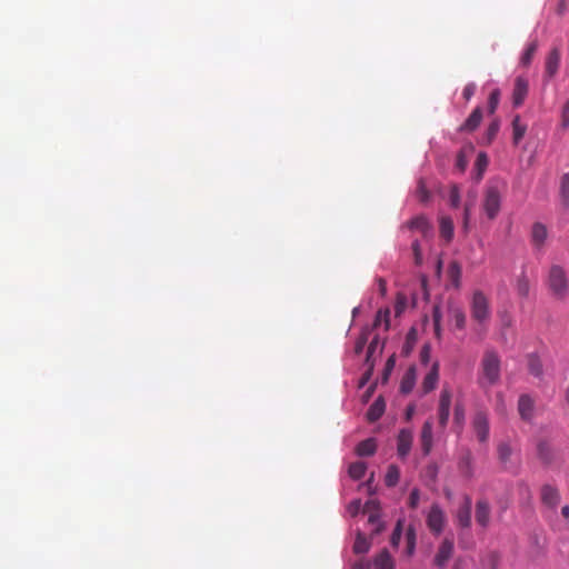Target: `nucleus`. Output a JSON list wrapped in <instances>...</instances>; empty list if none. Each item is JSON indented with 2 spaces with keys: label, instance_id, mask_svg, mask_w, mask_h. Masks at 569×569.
<instances>
[{
  "label": "nucleus",
  "instance_id": "56",
  "mask_svg": "<svg viewBox=\"0 0 569 569\" xmlns=\"http://www.w3.org/2000/svg\"><path fill=\"white\" fill-rule=\"evenodd\" d=\"M362 508L363 507L360 500H353L352 502L349 503L348 511L350 512L351 516H356Z\"/></svg>",
  "mask_w": 569,
  "mask_h": 569
},
{
  "label": "nucleus",
  "instance_id": "36",
  "mask_svg": "<svg viewBox=\"0 0 569 569\" xmlns=\"http://www.w3.org/2000/svg\"><path fill=\"white\" fill-rule=\"evenodd\" d=\"M369 549H370V542L367 540V538L363 535L358 533L356 541L353 543V551L356 553H366L369 551Z\"/></svg>",
  "mask_w": 569,
  "mask_h": 569
},
{
  "label": "nucleus",
  "instance_id": "39",
  "mask_svg": "<svg viewBox=\"0 0 569 569\" xmlns=\"http://www.w3.org/2000/svg\"><path fill=\"white\" fill-rule=\"evenodd\" d=\"M537 48H538V43L537 41H532L531 43L528 44V47L526 48L522 57H521V63L523 66H529L536 51H537Z\"/></svg>",
  "mask_w": 569,
  "mask_h": 569
},
{
  "label": "nucleus",
  "instance_id": "29",
  "mask_svg": "<svg viewBox=\"0 0 569 569\" xmlns=\"http://www.w3.org/2000/svg\"><path fill=\"white\" fill-rule=\"evenodd\" d=\"M440 236L445 238L447 241H450L453 237V222L449 217L440 218Z\"/></svg>",
  "mask_w": 569,
  "mask_h": 569
},
{
  "label": "nucleus",
  "instance_id": "13",
  "mask_svg": "<svg viewBox=\"0 0 569 569\" xmlns=\"http://www.w3.org/2000/svg\"><path fill=\"white\" fill-rule=\"evenodd\" d=\"M560 59L559 49L555 48L549 52L545 66V73L548 78H553L557 74L560 66Z\"/></svg>",
  "mask_w": 569,
  "mask_h": 569
},
{
  "label": "nucleus",
  "instance_id": "54",
  "mask_svg": "<svg viewBox=\"0 0 569 569\" xmlns=\"http://www.w3.org/2000/svg\"><path fill=\"white\" fill-rule=\"evenodd\" d=\"M379 510V502L377 500H369L365 503L362 511L365 513H371Z\"/></svg>",
  "mask_w": 569,
  "mask_h": 569
},
{
  "label": "nucleus",
  "instance_id": "41",
  "mask_svg": "<svg viewBox=\"0 0 569 569\" xmlns=\"http://www.w3.org/2000/svg\"><path fill=\"white\" fill-rule=\"evenodd\" d=\"M417 196L419 201L422 203H426L430 199V192L428 191L426 183L422 179H420L418 182Z\"/></svg>",
  "mask_w": 569,
  "mask_h": 569
},
{
  "label": "nucleus",
  "instance_id": "61",
  "mask_svg": "<svg viewBox=\"0 0 569 569\" xmlns=\"http://www.w3.org/2000/svg\"><path fill=\"white\" fill-rule=\"evenodd\" d=\"M470 463H471V458H470V455H468L466 458H463V460L461 461V466H466V468L468 469L467 473L468 476H470Z\"/></svg>",
  "mask_w": 569,
  "mask_h": 569
},
{
  "label": "nucleus",
  "instance_id": "17",
  "mask_svg": "<svg viewBox=\"0 0 569 569\" xmlns=\"http://www.w3.org/2000/svg\"><path fill=\"white\" fill-rule=\"evenodd\" d=\"M490 506L487 500H479L476 505V521L481 527H487L490 521Z\"/></svg>",
  "mask_w": 569,
  "mask_h": 569
},
{
  "label": "nucleus",
  "instance_id": "40",
  "mask_svg": "<svg viewBox=\"0 0 569 569\" xmlns=\"http://www.w3.org/2000/svg\"><path fill=\"white\" fill-rule=\"evenodd\" d=\"M476 169L478 170V176H477V179H481L482 178V173L483 171L486 170L487 166H488V157L485 152H480L478 156H477V160H476Z\"/></svg>",
  "mask_w": 569,
  "mask_h": 569
},
{
  "label": "nucleus",
  "instance_id": "21",
  "mask_svg": "<svg viewBox=\"0 0 569 569\" xmlns=\"http://www.w3.org/2000/svg\"><path fill=\"white\" fill-rule=\"evenodd\" d=\"M386 410V402L382 397H378L367 411L369 422H375L381 418Z\"/></svg>",
  "mask_w": 569,
  "mask_h": 569
},
{
  "label": "nucleus",
  "instance_id": "8",
  "mask_svg": "<svg viewBox=\"0 0 569 569\" xmlns=\"http://www.w3.org/2000/svg\"><path fill=\"white\" fill-rule=\"evenodd\" d=\"M453 553V540L446 538L441 545L439 546V549L437 551V555L435 557V565L443 568L448 560L451 558Z\"/></svg>",
  "mask_w": 569,
  "mask_h": 569
},
{
  "label": "nucleus",
  "instance_id": "9",
  "mask_svg": "<svg viewBox=\"0 0 569 569\" xmlns=\"http://www.w3.org/2000/svg\"><path fill=\"white\" fill-rule=\"evenodd\" d=\"M451 393L448 390H442L439 399V423L446 427L450 416Z\"/></svg>",
  "mask_w": 569,
  "mask_h": 569
},
{
  "label": "nucleus",
  "instance_id": "62",
  "mask_svg": "<svg viewBox=\"0 0 569 569\" xmlns=\"http://www.w3.org/2000/svg\"><path fill=\"white\" fill-rule=\"evenodd\" d=\"M497 399H498L497 410L503 411L505 405H503V396H502V393H498L497 395Z\"/></svg>",
  "mask_w": 569,
  "mask_h": 569
},
{
  "label": "nucleus",
  "instance_id": "43",
  "mask_svg": "<svg viewBox=\"0 0 569 569\" xmlns=\"http://www.w3.org/2000/svg\"><path fill=\"white\" fill-rule=\"evenodd\" d=\"M449 202L452 208H458L460 204V190L457 184H453L450 188Z\"/></svg>",
  "mask_w": 569,
  "mask_h": 569
},
{
  "label": "nucleus",
  "instance_id": "18",
  "mask_svg": "<svg viewBox=\"0 0 569 569\" xmlns=\"http://www.w3.org/2000/svg\"><path fill=\"white\" fill-rule=\"evenodd\" d=\"M482 120V110L480 107H477L467 120L460 126L459 131L472 132L475 131Z\"/></svg>",
  "mask_w": 569,
  "mask_h": 569
},
{
  "label": "nucleus",
  "instance_id": "58",
  "mask_svg": "<svg viewBox=\"0 0 569 569\" xmlns=\"http://www.w3.org/2000/svg\"><path fill=\"white\" fill-rule=\"evenodd\" d=\"M429 358H430V347L429 346H423L421 351H420L421 362L422 363H428Z\"/></svg>",
  "mask_w": 569,
  "mask_h": 569
},
{
  "label": "nucleus",
  "instance_id": "46",
  "mask_svg": "<svg viewBox=\"0 0 569 569\" xmlns=\"http://www.w3.org/2000/svg\"><path fill=\"white\" fill-rule=\"evenodd\" d=\"M467 166H468V159H467V156H466V149H461L458 152V154H457L456 168L460 172H463L466 170Z\"/></svg>",
  "mask_w": 569,
  "mask_h": 569
},
{
  "label": "nucleus",
  "instance_id": "64",
  "mask_svg": "<svg viewBox=\"0 0 569 569\" xmlns=\"http://www.w3.org/2000/svg\"><path fill=\"white\" fill-rule=\"evenodd\" d=\"M352 569H369V563L366 562H356Z\"/></svg>",
  "mask_w": 569,
  "mask_h": 569
},
{
  "label": "nucleus",
  "instance_id": "45",
  "mask_svg": "<svg viewBox=\"0 0 569 569\" xmlns=\"http://www.w3.org/2000/svg\"><path fill=\"white\" fill-rule=\"evenodd\" d=\"M560 126L563 130L569 129V99L565 102L560 114Z\"/></svg>",
  "mask_w": 569,
  "mask_h": 569
},
{
  "label": "nucleus",
  "instance_id": "22",
  "mask_svg": "<svg viewBox=\"0 0 569 569\" xmlns=\"http://www.w3.org/2000/svg\"><path fill=\"white\" fill-rule=\"evenodd\" d=\"M438 379H439V363L435 362L431 367V370L427 373V376L423 379V382H422L423 391L426 393L432 391L437 386Z\"/></svg>",
  "mask_w": 569,
  "mask_h": 569
},
{
  "label": "nucleus",
  "instance_id": "1",
  "mask_svg": "<svg viewBox=\"0 0 569 569\" xmlns=\"http://www.w3.org/2000/svg\"><path fill=\"white\" fill-rule=\"evenodd\" d=\"M470 315L475 322V332L482 338L491 319L490 300L481 290H475L470 300Z\"/></svg>",
  "mask_w": 569,
  "mask_h": 569
},
{
  "label": "nucleus",
  "instance_id": "51",
  "mask_svg": "<svg viewBox=\"0 0 569 569\" xmlns=\"http://www.w3.org/2000/svg\"><path fill=\"white\" fill-rule=\"evenodd\" d=\"M378 345H379V337H378V336H376V337L371 340V342L369 343V346H368L367 357H366V363L372 362V361H371V356H372V353L375 352V350L377 349Z\"/></svg>",
  "mask_w": 569,
  "mask_h": 569
},
{
  "label": "nucleus",
  "instance_id": "11",
  "mask_svg": "<svg viewBox=\"0 0 569 569\" xmlns=\"http://www.w3.org/2000/svg\"><path fill=\"white\" fill-rule=\"evenodd\" d=\"M471 507L472 501L469 496L463 498V503L459 507L457 511V521L458 525L463 528H469L471 525Z\"/></svg>",
  "mask_w": 569,
  "mask_h": 569
},
{
  "label": "nucleus",
  "instance_id": "23",
  "mask_svg": "<svg viewBox=\"0 0 569 569\" xmlns=\"http://www.w3.org/2000/svg\"><path fill=\"white\" fill-rule=\"evenodd\" d=\"M376 569H393L395 562L387 549L380 551L373 560Z\"/></svg>",
  "mask_w": 569,
  "mask_h": 569
},
{
  "label": "nucleus",
  "instance_id": "31",
  "mask_svg": "<svg viewBox=\"0 0 569 569\" xmlns=\"http://www.w3.org/2000/svg\"><path fill=\"white\" fill-rule=\"evenodd\" d=\"M400 478V470L397 466L390 465L385 476V483L387 487H395Z\"/></svg>",
  "mask_w": 569,
  "mask_h": 569
},
{
  "label": "nucleus",
  "instance_id": "52",
  "mask_svg": "<svg viewBox=\"0 0 569 569\" xmlns=\"http://www.w3.org/2000/svg\"><path fill=\"white\" fill-rule=\"evenodd\" d=\"M476 89H477V86L476 83L473 82H469L465 86L463 90H462V97L468 101L472 98V96L475 94L476 92Z\"/></svg>",
  "mask_w": 569,
  "mask_h": 569
},
{
  "label": "nucleus",
  "instance_id": "5",
  "mask_svg": "<svg viewBox=\"0 0 569 569\" xmlns=\"http://www.w3.org/2000/svg\"><path fill=\"white\" fill-rule=\"evenodd\" d=\"M471 428L480 443H487L490 435L489 416L485 410L475 412L471 420Z\"/></svg>",
  "mask_w": 569,
  "mask_h": 569
},
{
  "label": "nucleus",
  "instance_id": "16",
  "mask_svg": "<svg viewBox=\"0 0 569 569\" xmlns=\"http://www.w3.org/2000/svg\"><path fill=\"white\" fill-rule=\"evenodd\" d=\"M535 402L528 395H521L518 400V411L520 417L529 421L533 415Z\"/></svg>",
  "mask_w": 569,
  "mask_h": 569
},
{
  "label": "nucleus",
  "instance_id": "20",
  "mask_svg": "<svg viewBox=\"0 0 569 569\" xmlns=\"http://www.w3.org/2000/svg\"><path fill=\"white\" fill-rule=\"evenodd\" d=\"M407 226L411 230H417V231L421 232L422 236H425V237H427L432 230V227H431L429 220L422 214L417 216L413 219H411L407 223Z\"/></svg>",
  "mask_w": 569,
  "mask_h": 569
},
{
  "label": "nucleus",
  "instance_id": "15",
  "mask_svg": "<svg viewBox=\"0 0 569 569\" xmlns=\"http://www.w3.org/2000/svg\"><path fill=\"white\" fill-rule=\"evenodd\" d=\"M420 442L423 455H429L432 448V422L430 420H427L422 426Z\"/></svg>",
  "mask_w": 569,
  "mask_h": 569
},
{
  "label": "nucleus",
  "instance_id": "38",
  "mask_svg": "<svg viewBox=\"0 0 569 569\" xmlns=\"http://www.w3.org/2000/svg\"><path fill=\"white\" fill-rule=\"evenodd\" d=\"M538 455L540 459L548 463L551 461V448L548 442L540 441L537 446Z\"/></svg>",
  "mask_w": 569,
  "mask_h": 569
},
{
  "label": "nucleus",
  "instance_id": "3",
  "mask_svg": "<svg viewBox=\"0 0 569 569\" xmlns=\"http://www.w3.org/2000/svg\"><path fill=\"white\" fill-rule=\"evenodd\" d=\"M547 286L551 295L563 300L569 295V278L566 269L557 263L550 266L547 277Z\"/></svg>",
  "mask_w": 569,
  "mask_h": 569
},
{
  "label": "nucleus",
  "instance_id": "10",
  "mask_svg": "<svg viewBox=\"0 0 569 569\" xmlns=\"http://www.w3.org/2000/svg\"><path fill=\"white\" fill-rule=\"evenodd\" d=\"M412 439L413 437L410 430H400L397 439V451L400 458L403 459L409 455L412 446Z\"/></svg>",
  "mask_w": 569,
  "mask_h": 569
},
{
  "label": "nucleus",
  "instance_id": "30",
  "mask_svg": "<svg viewBox=\"0 0 569 569\" xmlns=\"http://www.w3.org/2000/svg\"><path fill=\"white\" fill-rule=\"evenodd\" d=\"M528 369L531 375L535 377H541L543 373L542 362L540 358L536 353H531L528 356Z\"/></svg>",
  "mask_w": 569,
  "mask_h": 569
},
{
  "label": "nucleus",
  "instance_id": "25",
  "mask_svg": "<svg viewBox=\"0 0 569 569\" xmlns=\"http://www.w3.org/2000/svg\"><path fill=\"white\" fill-rule=\"evenodd\" d=\"M449 316L457 329L462 330L466 328L467 317L462 308L451 306L449 308Z\"/></svg>",
  "mask_w": 569,
  "mask_h": 569
},
{
  "label": "nucleus",
  "instance_id": "37",
  "mask_svg": "<svg viewBox=\"0 0 569 569\" xmlns=\"http://www.w3.org/2000/svg\"><path fill=\"white\" fill-rule=\"evenodd\" d=\"M498 458L500 460V462L502 463H507L510 461V458H511V455H512V448L509 443L507 442H501L499 446H498Z\"/></svg>",
  "mask_w": 569,
  "mask_h": 569
},
{
  "label": "nucleus",
  "instance_id": "59",
  "mask_svg": "<svg viewBox=\"0 0 569 569\" xmlns=\"http://www.w3.org/2000/svg\"><path fill=\"white\" fill-rule=\"evenodd\" d=\"M442 313L439 306H435L432 310V320L435 323H441Z\"/></svg>",
  "mask_w": 569,
  "mask_h": 569
},
{
  "label": "nucleus",
  "instance_id": "44",
  "mask_svg": "<svg viewBox=\"0 0 569 569\" xmlns=\"http://www.w3.org/2000/svg\"><path fill=\"white\" fill-rule=\"evenodd\" d=\"M500 128L499 121L496 119L493 120L487 128L486 138L487 142L491 143V141L496 138L498 131Z\"/></svg>",
  "mask_w": 569,
  "mask_h": 569
},
{
  "label": "nucleus",
  "instance_id": "32",
  "mask_svg": "<svg viewBox=\"0 0 569 569\" xmlns=\"http://www.w3.org/2000/svg\"><path fill=\"white\" fill-rule=\"evenodd\" d=\"M367 470V465L363 461H356L349 466V476L355 479H361Z\"/></svg>",
  "mask_w": 569,
  "mask_h": 569
},
{
  "label": "nucleus",
  "instance_id": "2",
  "mask_svg": "<svg viewBox=\"0 0 569 569\" xmlns=\"http://www.w3.org/2000/svg\"><path fill=\"white\" fill-rule=\"evenodd\" d=\"M507 189V182L502 179L489 180L482 200V209L488 219L493 220L500 212L502 196Z\"/></svg>",
  "mask_w": 569,
  "mask_h": 569
},
{
  "label": "nucleus",
  "instance_id": "53",
  "mask_svg": "<svg viewBox=\"0 0 569 569\" xmlns=\"http://www.w3.org/2000/svg\"><path fill=\"white\" fill-rule=\"evenodd\" d=\"M379 518H380V516H379L378 510L369 513L368 521L372 525H376V523L378 525L376 528V532H380L382 530V523L379 521Z\"/></svg>",
  "mask_w": 569,
  "mask_h": 569
},
{
  "label": "nucleus",
  "instance_id": "42",
  "mask_svg": "<svg viewBox=\"0 0 569 569\" xmlns=\"http://www.w3.org/2000/svg\"><path fill=\"white\" fill-rule=\"evenodd\" d=\"M499 100H500V91H499V89H495L490 93L489 99H488L489 113H495L496 109L498 108Z\"/></svg>",
  "mask_w": 569,
  "mask_h": 569
},
{
  "label": "nucleus",
  "instance_id": "33",
  "mask_svg": "<svg viewBox=\"0 0 569 569\" xmlns=\"http://www.w3.org/2000/svg\"><path fill=\"white\" fill-rule=\"evenodd\" d=\"M448 276L455 287H459L461 278V267L457 261L450 262L448 267Z\"/></svg>",
  "mask_w": 569,
  "mask_h": 569
},
{
  "label": "nucleus",
  "instance_id": "26",
  "mask_svg": "<svg viewBox=\"0 0 569 569\" xmlns=\"http://www.w3.org/2000/svg\"><path fill=\"white\" fill-rule=\"evenodd\" d=\"M516 291L519 297L527 298L530 292V280L526 273V271H522L516 280L515 284Z\"/></svg>",
  "mask_w": 569,
  "mask_h": 569
},
{
  "label": "nucleus",
  "instance_id": "24",
  "mask_svg": "<svg viewBox=\"0 0 569 569\" xmlns=\"http://www.w3.org/2000/svg\"><path fill=\"white\" fill-rule=\"evenodd\" d=\"M377 450V443L373 438H368L366 440L360 441L357 445L356 452L360 457H369L372 456Z\"/></svg>",
  "mask_w": 569,
  "mask_h": 569
},
{
  "label": "nucleus",
  "instance_id": "14",
  "mask_svg": "<svg viewBox=\"0 0 569 569\" xmlns=\"http://www.w3.org/2000/svg\"><path fill=\"white\" fill-rule=\"evenodd\" d=\"M541 500L546 506L556 508L560 501L559 491L550 485H545L541 488Z\"/></svg>",
  "mask_w": 569,
  "mask_h": 569
},
{
  "label": "nucleus",
  "instance_id": "50",
  "mask_svg": "<svg viewBox=\"0 0 569 569\" xmlns=\"http://www.w3.org/2000/svg\"><path fill=\"white\" fill-rule=\"evenodd\" d=\"M420 501V490L418 488L412 489L409 496V507L416 509Z\"/></svg>",
  "mask_w": 569,
  "mask_h": 569
},
{
  "label": "nucleus",
  "instance_id": "47",
  "mask_svg": "<svg viewBox=\"0 0 569 569\" xmlns=\"http://www.w3.org/2000/svg\"><path fill=\"white\" fill-rule=\"evenodd\" d=\"M401 536H402V521L398 520V522L393 529V532L391 535V543L393 546H397L401 539Z\"/></svg>",
  "mask_w": 569,
  "mask_h": 569
},
{
  "label": "nucleus",
  "instance_id": "6",
  "mask_svg": "<svg viewBox=\"0 0 569 569\" xmlns=\"http://www.w3.org/2000/svg\"><path fill=\"white\" fill-rule=\"evenodd\" d=\"M445 522L446 517L442 509L437 503L432 505L427 516V526L430 531L435 535H440L443 530Z\"/></svg>",
  "mask_w": 569,
  "mask_h": 569
},
{
  "label": "nucleus",
  "instance_id": "4",
  "mask_svg": "<svg viewBox=\"0 0 569 569\" xmlns=\"http://www.w3.org/2000/svg\"><path fill=\"white\" fill-rule=\"evenodd\" d=\"M500 379V359L497 352L486 351L481 360V377L479 385L482 388H489L496 385Z\"/></svg>",
  "mask_w": 569,
  "mask_h": 569
},
{
  "label": "nucleus",
  "instance_id": "57",
  "mask_svg": "<svg viewBox=\"0 0 569 569\" xmlns=\"http://www.w3.org/2000/svg\"><path fill=\"white\" fill-rule=\"evenodd\" d=\"M568 9L567 0H559L556 7V13L558 16H563Z\"/></svg>",
  "mask_w": 569,
  "mask_h": 569
},
{
  "label": "nucleus",
  "instance_id": "35",
  "mask_svg": "<svg viewBox=\"0 0 569 569\" xmlns=\"http://www.w3.org/2000/svg\"><path fill=\"white\" fill-rule=\"evenodd\" d=\"M381 323L385 325V330H388L390 327V310L388 308L380 309L375 318L373 328H378Z\"/></svg>",
  "mask_w": 569,
  "mask_h": 569
},
{
  "label": "nucleus",
  "instance_id": "12",
  "mask_svg": "<svg viewBox=\"0 0 569 569\" xmlns=\"http://www.w3.org/2000/svg\"><path fill=\"white\" fill-rule=\"evenodd\" d=\"M548 229L541 222H535L531 227V242L537 249H541L547 240Z\"/></svg>",
  "mask_w": 569,
  "mask_h": 569
},
{
  "label": "nucleus",
  "instance_id": "7",
  "mask_svg": "<svg viewBox=\"0 0 569 569\" xmlns=\"http://www.w3.org/2000/svg\"><path fill=\"white\" fill-rule=\"evenodd\" d=\"M528 90H529L528 80L523 77H517L515 80V87H513V92H512V103L515 107H520L523 103V101L528 94Z\"/></svg>",
  "mask_w": 569,
  "mask_h": 569
},
{
  "label": "nucleus",
  "instance_id": "60",
  "mask_svg": "<svg viewBox=\"0 0 569 569\" xmlns=\"http://www.w3.org/2000/svg\"><path fill=\"white\" fill-rule=\"evenodd\" d=\"M377 284H378V290L380 292L381 296H385L386 292H387V282L385 279L382 278H378L377 279Z\"/></svg>",
  "mask_w": 569,
  "mask_h": 569
},
{
  "label": "nucleus",
  "instance_id": "55",
  "mask_svg": "<svg viewBox=\"0 0 569 569\" xmlns=\"http://www.w3.org/2000/svg\"><path fill=\"white\" fill-rule=\"evenodd\" d=\"M368 366L367 371L362 375L360 380V387H363L371 378L373 372V362L366 363Z\"/></svg>",
  "mask_w": 569,
  "mask_h": 569
},
{
  "label": "nucleus",
  "instance_id": "27",
  "mask_svg": "<svg viewBox=\"0 0 569 569\" xmlns=\"http://www.w3.org/2000/svg\"><path fill=\"white\" fill-rule=\"evenodd\" d=\"M416 383V369L415 367H410L406 373L403 375L400 383V391L402 393H409Z\"/></svg>",
  "mask_w": 569,
  "mask_h": 569
},
{
  "label": "nucleus",
  "instance_id": "49",
  "mask_svg": "<svg viewBox=\"0 0 569 569\" xmlns=\"http://www.w3.org/2000/svg\"><path fill=\"white\" fill-rule=\"evenodd\" d=\"M411 248H412V252H413L415 263L417 266L422 264V253H421L419 241L415 240L411 244Z\"/></svg>",
  "mask_w": 569,
  "mask_h": 569
},
{
  "label": "nucleus",
  "instance_id": "48",
  "mask_svg": "<svg viewBox=\"0 0 569 569\" xmlns=\"http://www.w3.org/2000/svg\"><path fill=\"white\" fill-rule=\"evenodd\" d=\"M415 546H416V533L412 528H409L407 531V549H408L409 555L413 553Z\"/></svg>",
  "mask_w": 569,
  "mask_h": 569
},
{
  "label": "nucleus",
  "instance_id": "19",
  "mask_svg": "<svg viewBox=\"0 0 569 569\" xmlns=\"http://www.w3.org/2000/svg\"><path fill=\"white\" fill-rule=\"evenodd\" d=\"M559 202L565 210H569V172H566L560 177Z\"/></svg>",
  "mask_w": 569,
  "mask_h": 569
},
{
  "label": "nucleus",
  "instance_id": "34",
  "mask_svg": "<svg viewBox=\"0 0 569 569\" xmlns=\"http://www.w3.org/2000/svg\"><path fill=\"white\" fill-rule=\"evenodd\" d=\"M370 331L371 330L369 327H366L361 330V332L355 343V353L356 355H360L363 351V349L368 342Z\"/></svg>",
  "mask_w": 569,
  "mask_h": 569
},
{
  "label": "nucleus",
  "instance_id": "63",
  "mask_svg": "<svg viewBox=\"0 0 569 569\" xmlns=\"http://www.w3.org/2000/svg\"><path fill=\"white\" fill-rule=\"evenodd\" d=\"M413 413H415V407L413 406H409L406 409V419L410 420L412 418Z\"/></svg>",
  "mask_w": 569,
  "mask_h": 569
},
{
  "label": "nucleus",
  "instance_id": "28",
  "mask_svg": "<svg viewBox=\"0 0 569 569\" xmlns=\"http://www.w3.org/2000/svg\"><path fill=\"white\" fill-rule=\"evenodd\" d=\"M527 131V124L521 122L520 116H516L512 120V142L518 144L525 137Z\"/></svg>",
  "mask_w": 569,
  "mask_h": 569
}]
</instances>
